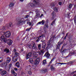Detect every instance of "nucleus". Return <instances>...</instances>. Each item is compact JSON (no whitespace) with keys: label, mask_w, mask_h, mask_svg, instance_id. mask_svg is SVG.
<instances>
[{"label":"nucleus","mask_w":76,"mask_h":76,"mask_svg":"<svg viewBox=\"0 0 76 76\" xmlns=\"http://www.w3.org/2000/svg\"><path fill=\"white\" fill-rule=\"evenodd\" d=\"M13 51L14 52H16V50L15 49H14L13 50Z\"/></svg>","instance_id":"nucleus-61"},{"label":"nucleus","mask_w":76,"mask_h":76,"mask_svg":"<svg viewBox=\"0 0 76 76\" xmlns=\"http://www.w3.org/2000/svg\"><path fill=\"white\" fill-rule=\"evenodd\" d=\"M41 22L42 25H44V23H45V20H43L42 21H41Z\"/></svg>","instance_id":"nucleus-38"},{"label":"nucleus","mask_w":76,"mask_h":76,"mask_svg":"<svg viewBox=\"0 0 76 76\" xmlns=\"http://www.w3.org/2000/svg\"><path fill=\"white\" fill-rule=\"evenodd\" d=\"M54 14H55V13H54V12H52V16H54Z\"/></svg>","instance_id":"nucleus-50"},{"label":"nucleus","mask_w":76,"mask_h":76,"mask_svg":"<svg viewBox=\"0 0 76 76\" xmlns=\"http://www.w3.org/2000/svg\"><path fill=\"white\" fill-rule=\"evenodd\" d=\"M18 60V57L14 56L12 58V61L13 62H16Z\"/></svg>","instance_id":"nucleus-11"},{"label":"nucleus","mask_w":76,"mask_h":76,"mask_svg":"<svg viewBox=\"0 0 76 76\" xmlns=\"http://www.w3.org/2000/svg\"><path fill=\"white\" fill-rule=\"evenodd\" d=\"M2 70H3V69H0V72H1Z\"/></svg>","instance_id":"nucleus-64"},{"label":"nucleus","mask_w":76,"mask_h":76,"mask_svg":"<svg viewBox=\"0 0 76 76\" xmlns=\"http://www.w3.org/2000/svg\"><path fill=\"white\" fill-rule=\"evenodd\" d=\"M31 55H32V53L31 52H29L28 54H27L26 57V60H28V59L29 58L31 57Z\"/></svg>","instance_id":"nucleus-8"},{"label":"nucleus","mask_w":76,"mask_h":76,"mask_svg":"<svg viewBox=\"0 0 76 76\" xmlns=\"http://www.w3.org/2000/svg\"><path fill=\"white\" fill-rule=\"evenodd\" d=\"M76 17L74 18V23H75V24H76Z\"/></svg>","instance_id":"nucleus-44"},{"label":"nucleus","mask_w":76,"mask_h":76,"mask_svg":"<svg viewBox=\"0 0 76 76\" xmlns=\"http://www.w3.org/2000/svg\"><path fill=\"white\" fill-rule=\"evenodd\" d=\"M47 45L48 46L47 47V48L48 49L50 48L51 47V45L50 44H48Z\"/></svg>","instance_id":"nucleus-39"},{"label":"nucleus","mask_w":76,"mask_h":76,"mask_svg":"<svg viewBox=\"0 0 76 76\" xmlns=\"http://www.w3.org/2000/svg\"><path fill=\"white\" fill-rule=\"evenodd\" d=\"M15 57H18L19 56V53L18 52H16L15 53Z\"/></svg>","instance_id":"nucleus-33"},{"label":"nucleus","mask_w":76,"mask_h":76,"mask_svg":"<svg viewBox=\"0 0 76 76\" xmlns=\"http://www.w3.org/2000/svg\"><path fill=\"white\" fill-rule=\"evenodd\" d=\"M7 73V72H6V71L5 70H4L2 71L1 72V75L2 76H3V75L6 74Z\"/></svg>","instance_id":"nucleus-16"},{"label":"nucleus","mask_w":76,"mask_h":76,"mask_svg":"<svg viewBox=\"0 0 76 76\" xmlns=\"http://www.w3.org/2000/svg\"><path fill=\"white\" fill-rule=\"evenodd\" d=\"M26 21V20H24L23 18L19 19L18 21V25H22L23 23H25Z\"/></svg>","instance_id":"nucleus-3"},{"label":"nucleus","mask_w":76,"mask_h":76,"mask_svg":"<svg viewBox=\"0 0 76 76\" xmlns=\"http://www.w3.org/2000/svg\"><path fill=\"white\" fill-rule=\"evenodd\" d=\"M42 47L43 48V49H45V46H46V43L45 42H43L42 43Z\"/></svg>","instance_id":"nucleus-18"},{"label":"nucleus","mask_w":76,"mask_h":76,"mask_svg":"<svg viewBox=\"0 0 76 76\" xmlns=\"http://www.w3.org/2000/svg\"><path fill=\"white\" fill-rule=\"evenodd\" d=\"M13 6H14V3L13 2L11 3L10 4L9 7H12Z\"/></svg>","instance_id":"nucleus-24"},{"label":"nucleus","mask_w":76,"mask_h":76,"mask_svg":"<svg viewBox=\"0 0 76 76\" xmlns=\"http://www.w3.org/2000/svg\"><path fill=\"white\" fill-rule=\"evenodd\" d=\"M38 55L35 52H33V56L34 58H36L38 57Z\"/></svg>","instance_id":"nucleus-10"},{"label":"nucleus","mask_w":76,"mask_h":76,"mask_svg":"<svg viewBox=\"0 0 76 76\" xmlns=\"http://www.w3.org/2000/svg\"><path fill=\"white\" fill-rule=\"evenodd\" d=\"M40 16V14H39V12H38L36 13L35 17L36 18H38V17H39Z\"/></svg>","instance_id":"nucleus-27"},{"label":"nucleus","mask_w":76,"mask_h":76,"mask_svg":"<svg viewBox=\"0 0 76 76\" xmlns=\"http://www.w3.org/2000/svg\"><path fill=\"white\" fill-rule=\"evenodd\" d=\"M58 8L56 7L54 9V11H55L56 12H58Z\"/></svg>","instance_id":"nucleus-34"},{"label":"nucleus","mask_w":76,"mask_h":76,"mask_svg":"<svg viewBox=\"0 0 76 76\" xmlns=\"http://www.w3.org/2000/svg\"><path fill=\"white\" fill-rule=\"evenodd\" d=\"M67 37L66 36H65L64 37V39L65 40L66 39V38Z\"/></svg>","instance_id":"nucleus-59"},{"label":"nucleus","mask_w":76,"mask_h":76,"mask_svg":"<svg viewBox=\"0 0 76 76\" xmlns=\"http://www.w3.org/2000/svg\"><path fill=\"white\" fill-rule=\"evenodd\" d=\"M72 6L73 5H72V4H70L68 6V9H71L72 8Z\"/></svg>","instance_id":"nucleus-23"},{"label":"nucleus","mask_w":76,"mask_h":76,"mask_svg":"<svg viewBox=\"0 0 76 76\" xmlns=\"http://www.w3.org/2000/svg\"><path fill=\"white\" fill-rule=\"evenodd\" d=\"M44 51L43 50H41L38 52L39 55H42V56L44 54Z\"/></svg>","instance_id":"nucleus-17"},{"label":"nucleus","mask_w":76,"mask_h":76,"mask_svg":"<svg viewBox=\"0 0 76 76\" xmlns=\"http://www.w3.org/2000/svg\"><path fill=\"white\" fill-rule=\"evenodd\" d=\"M20 1H21V2H23V1H24V0H20Z\"/></svg>","instance_id":"nucleus-62"},{"label":"nucleus","mask_w":76,"mask_h":76,"mask_svg":"<svg viewBox=\"0 0 76 76\" xmlns=\"http://www.w3.org/2000/svg\"><path fill=\"white\" fill-rule=\"evenodd\" d=\"M46 60H44L43 61V64H45L46 63Z\"/></svg>","instance_id":"nucleus-42"},{"label":"nucleus","mask_w":76,"mask_h":76,"mask_svg":"<svg viewBox=\"0 0 76 76\" xmlns=\"http://www.w3.org/2000/svg\"><path fill=\"white\" fill-rule=\"evenodd\" d=\"M42 5V4L39 1V0L35 1L34 0L33 3L29 4H28L29 7H34V6H40Z\"/></svg>","instance_id":"nucleus-1"},{"label":"nucleus","mask_w":76,"mask_h":76,"mask_svg":"<svg viewBox=\"0 0 76 76\" xmlns=\"http://www.w3.org/2000/svg\"><path fill=\"white\" fill-rule=\"evenodd\" d=\"M61 44H63V42H61L60 41H59L56 45V49H59Z\"/></svg>","instance_id":"nucleus-5"},{"label":"nucleus","mask_w":76,"mask_h":76,"mask_svg":"<svg viewBox=\"0 0 76 76\" xmlns=\"http://www.w3.org/2000/svg\"><path fill=\"white\" fill-rule=\"evenodd\" d=\"M76 71L74 72H71V74H72V75H73V74H74V73H75V72H76Z\"/></svg>","instance_id":"nucleus-54"},{"label":"nucleus","mask_w":76,"mask_h":76,"mask_svg":"<svg viewBox=\"0 0 76 76\" xmlns=\"http://www.w3.org/2000/svg\"><path fill=\"white\" fill-rule=\"evenodd\" d=\"M28 74L30 75H32V72L31 71H28Z\"/></svg>","instance_id":"nucleus-47"},{"label":"nucleus","mask_w":76,"mask_h":76,"mask_svg":"<svg viewBox=\"0 0 76 76\" xmlns=\"http://www.w3.org/2000/svg\"><path fill=\"white\" fill-rule=\"evenodd\" d=\"M28 46L30 48H32V46L31 45H28Z\"/></svg>","instance_id":"nucleus-40"},{"label":"nucleus","mask_w":76,"mask_h":76,"mask_svg":"<svg viewBox=\"0 0 76 76\" xmlns=\"http://www.w3.org/2000/svg\"><path fill=\"white\" fill-rule=\"evenodd\" d=\"M50 56V54L48 53V52H47L44 55V57H46L47 58H49Z\"/></svg>","instance_id":"nucleus-6"},{"label":"nucleus","mask_w":76,"mask_h":76,"mask_svg":"<svg viewBox=\"0 0 76 76\" xmlns=\"http://www.w3.org/2000/svg\"><path fill=\"white\" fill-rule=\"evenodd\" d=\"M51 69L52 70H54L55 69L54 67L53 66L51 65Z\"/></svg>","instance_id":"nucleus-31"},{"label":"nucleus","mask_w":76,"mask_h":76,"mask_svg":"<svg viewBox=\"0 0 76 76\" xmlns=\"http://www.w3.org/2000/svg\"><path fill=\"white\" fill-rule=\"evenodd\" d=\"M38 38V39H37L36 40V42H38V41H39V38H38V37H37Z\"/></svg>","instance_id":"nucleus-51"},{"label":"nucleus","mask_w":76,"mask_h":76,"mask_svg":"<svg viewBox=\"0 0 76 76\" xmlns=\"http://www.w3.org/2000/svg\"><path fill=\"white\" fill-rule=\"evenodd\" d=\"M11 73L13 75V76H17V74L15 72V70L13 69H12L11 70Z\"/></svg>","instance_id":"nucleus-15"},{"label":"nucleus","mask_w":76,"mask_h":76,"mask_svg":"<svg viewBox=\"0 0 76 76\" xmlns=\"http://www.w3.org/2000/svg\"><path fill=\"white\" fill-rule=\"evenodd\" d=\"M27 24H28V25H29V26H30L31 25H32V23L31 22H27Z\"/></svg>","instance_id":"nucleus-45"},{"label":"nucleus","mask_w":76,"mask_h":76,"mask_svg":"<svg viewBox=\"0 0 76 76\" xmlns=\"http://www.w3.org/2000/svg\"><path fill=\"white\" fill-rule=\"evenodd\" d=\"M43 15H44L43 14H42L40 16V18H41V17H42V16H43Z\"/></svg>","instance_id":"nucleus-60"},{"label":"nucleus","mask_w":76,"mask_h":76,"mask_svg":"<svg viewBox=\"0 0 76 76\" xmlns=\"http://www.w3.org/2000/svg\"><path fill=\"white\" fill-rule=\"evenodd\" d=\"M30 62L31 63V64H32L33 63H34V61H33V60L32 59V58H30L29 59Z\"/></svg>","instance_id":"nucleus-26"},{"label":"nucleus","mask_w":76,"mask_h":76,"mask_svg":"<svg viewBox=\"0 0 76 76\" xmlns=\"http://www.w3.org/2000/svg\"><path fill=\"white\" fill-rule=\"evenodd\" d=\"M42 37H45V34H42Z\"/></svg>","instance_id":"nucleus-52"},{"label":"nucleus","mask_w":76,"mask_h":76,"mask_svg":"<svg viewBox=\"0 0 76 76\" xmlns=\"http://www.w3.org/2000/svg\"><path fill=\"white\" fill-rule=\"evenodd\" d=\"M63 2H64L63 1H62V0H61V2H58V4H59V5H61V4H62V3H63Z\"/></svg>","instance_id":"nucleus-36"},{"label":"nucleus","mask_w":76,"mask_h":76,"mask_svg":"<svg viewBox=\"0 0 76 76\" xmlns=\"http://www.w3.org/2000/svg\"><path fill=\"white\" fill-rule=\"evenodd\" d=\"M41 44L38 45V48L39 50H41Z\"/></svg>","instance_id":"nucleus-32"},{"label":"nucleus","mask_w":76,"mask_h":76,"mask_svg":"<svg viewBox=\"0 0 76 76\" xmlns=\"http://www.w3.org/2000/svg\"><path fill=\"white\" fill-rule=\"evenodd\" d=\"M28 69H29L30 71L31 70V65H29L28 66Z\"/></svg>","instance_id":"nucleus-43"},{"label":"nucleus","mask_w":76,"mask_h":76,"mask_svg":"<svg viewBox=\"0 0 76 76\" xmlns=\"http://www.w3.org/2000/svg\"><path fill=\"white\" fill-rule=\"evenodd\" d=\"M0 58V59L1 58V60H0V63H1V62H2V61H3V58L2 57H1Z\"/></svg>","instance_id":"nucleus-46"},{"label":"nucleus","mask_w":76,"mask_h":76,"mask_svg":"<svg viewBox=\"0 0 76 76\" xmlns=\"http://www.w3.org/2000/svg\"><path fill=\"white\" fill-rule=\"evenodd\" d=\"M63 46L61 49V52H62L63 53H64V52H66V51H67V50L66 49H63Z\"/></svg>","instance_id":"nucleus-20"},{"label":"nucleus","mask_w":76,"mask_h":76,"mask_svg":"<svg viewBox=\"0 0 76 76\" xmlns=\"http://www.w3.org/2000/svg\"><path fill=\"white\" fill-rule=\"evenodd\" d=\"M5 32L4 31H1L0 32V35H2L1 37V42H6L7 40L5 38V37L4 35L5 34Z\"/></svg>","instance_id":"nucleus-2"},{"label":"nucleus","mask_w":76,"mask_h":76,"mask_svg":"<svg viewBox=\"0 0 76 76\" xmlns=\"http://www.w3.org/2000/svg\"><path fill=\"white\" fill-rule=\"evenodd\" d=\"M2 65L4 67V66H6V65H5V63H2Z\"/></svg>","instance_id":"nucleus-49"},{"label":"nucleus","mask_w":76,"mask_h":76,"mask_svg":"<svg viewBox=\"0 0 76 76\" xmlns=\"http://www.w3.org/2000/svg\"><path fill=\"white\" fill-rule=\"evenodd\" d=\"M73 63H74V62L73 61H71V62H69V63L70 64H73Z\"/></svg>","instance_id":"nucleus-53"},{"label":"nucleus","mask_w":76,"mask_h":76,"mask_svg":"<svg viewBox=\"0 0 76 76\" xmlns=\"http://www.w3.org/2000/svg\"><path fill=\"white\" fill-rule=\"evenodd\" d=\"M49 27V26H48V25L47 24H45V27H44V29H45V28H48Z\"/></svg>","instance_id":"nucleus-35"},{"label":"nucleus","mask_w":76,"mask_h":76,"mask_svg":"<svg viewBox=\"0 0 76 76\" xmlns=\"http://www.w3.org/2000/svg\"><path fill=\"white\" fill-rule=\"evenodd\" d=\"M28 17H29V15H27L26 17H25V18H28Z\"/></svg>","instance_id":"nucleus-55"},{"label":"nucleus","mask_w":76,"mask_h":76,"mask_svg":"<svg viewBox=\"0 0 76 76\" xmlns=\"http://www.w3.org/2000/svg\"><path fill=\"white\" fill-rule=\"evenodd\" d=\"M14 70H15V71H17V70H18V69L15 68H14Z\"/></svg>","instance_id":"nucleus-58"},{"label":"nucleus","mask_w":76,"mask_h":76,"mask_svg":"<svg viewBox=\"0 0 76 76\" xmlns=\"http://www.w3.org/2000/svg\"><path fill=\"white\" fill-rule=\"evenodd\" d=\"M57 64H61V65H62V64H66L65 63H61L60 62H58L57 63Z\"/></svg>","instance_id":"nucleus-41"},{"label":"nucleus","mask_w":76,"mask_h":76,"mask_svg":"<svg viewBox=\"0 0 76 76\" xmlns=\"http://www.w3.org/2000/svg\"><path fill=\"white\" fill-rule=\"evenodd\" d=\"M5 37L6 38H9L10 36V35H11L10 32L9 31L6 32L5 33Z\"/></svg>","instance_id":"nucleus-4"},{"label":"nucleus","mask_w":76,"mask_h":76,"mask_svg":"<svg viewBox=\"0 0 76 76\" xmlns=\"http://www.w3.org/2000/svg\"><path fill=\"white\" fill-rule=\"evenodd\" d=\"M31 28L30 27L29 28H27L26 29V31H30V30H31Z\"/></svg>","instance_id":"nucleus-48"},{"label":"nucleus","mask_w":76,"mask_h":76,"mask_svg":"<svg viewBox=\"0 0 76 76\" xmlns=\"http://www.w3.org/2000/svg\"><path fill=\"white\" fill-rule=\"evenodd\" d=\"M38 24H39V25H41V24H42L41 21L39 22L38 23Z\"/></svg>","instance_id":"nucleus-56"},{"label":"nucleus","mask_w":76,"mask_h":76,"mask_svg":"<svg viewBox=\"0 0 76 76\" xmlns=\"http://www.w3.org/2000/svg\"><path fill=\"white\" fill-rule=\"evenodd\" d=\"M15 66L18 68H19L20 67V64L19 63V62H17L15 63Z\"/></svg>","instance_id":"nucleus-22"},{"label":"nucleus","mask_w":76,"mask_h":76,"mask_svg":"<svg viewBox=\"0 0 76 76\" xmlns=\"http://www.w3.org/2000/svg\"><path fill=\"white\" fill-rule=\"evenodd\" d=\"M13 26L12 25V23H10L9 24H7L6 25V27L8 29L10 28H11Z\"/></svg>","instance_id":"nucleus-9"},{"label":"nucleus","mask_w":76,"mask_h":76,"mask_svg":"<svg viewBox=\"0 0 76 76\" xmlns=\"http://www.w3.org/2000/svg\"><path fill=\"white\" fill-rule=\"evenodd\" d=\"M74 7H75V9H76V4L74 5Z\"/></svg>","instance_id":"nucleus-63"},{"label":"nucleus","mask_w":76,"mask_h":76,"mask_svg":"<svg viewBox=\"0 0 76 76\" xmlns=\"http://www.w3.org/2000/svg\"><path fill=\"white\" fill-rule=\"evenodd\" d=\"M56 20V19H55L51 23V25L53 26L54 24H55V22Z\"/></svg>","instance_id":"nucleus-25"},{"label":"nucleus","mask_w":76,"mask_h":76,"mask_svg":"<svg viewBox=\"0 0 76 76\" xmlns=\"http://www.w3.org/2000/svg\"><path fill=\"white\" fill-rule=\"evenodd\" d=\"M4 52H5V53H6L7 54L9 53V50L7 49V48H5L4 50Z\"/></svg>","instance_id":"nucleus-21"},{"label":"nucleus","mask_w":76,"mask_h":76,"mask_svg":"<svg viewBox=\"0 0 76 76\" xmlns=\"http://www.w3.org/2000/svg\"><path fill=\"white\" fill-rule=\"evenodd\" d=\"M7 43L8 45H10L12 44V40L10 39H8L7 40Z\"/></svg>","instance_id":"nucleus-14"},{"label":"nucleus","mask_w":76,"mask_h":76,"mask_svg":"<svg viewBox=\"0 0 76 76\" xmlns=\"http://www.w3.org/2000/svg\"><path fill=\"white\" fill-rule=\"evenodd\" d=\"M32 44L33 45L32 46V48H33V49H35V50H36V49L37 48V47L35 45V43H34V42H33L32 43Z\"/></svg>","instance_id":"nucleus-12"},{"label":"nucleus","mask_w":76,"mask_h":76,"mask_svg":"<svg viewBox=\"0 0 76 76\" xmlns=\"http://www.w3.org/2000/svg\"><path fill=\"white\" fill-rule=\"evenodd\" d=\"M50 6L51 7H53V8H54V7L55 6V4H54V3H52L50 4Z\"/></svg>","instance_id":"nucleus-30"},{"label":"nucleus","mask_w":76,"mask_h":76,"mask_svg":"<svg viewBox=\"0 0 76 76\" xmlns=\"http://www.w3.org/2000/svg\"><path fill=\"white\" fill-rule=\"evenodd\" d=\"M6 29V27L5 26H2L1 27V30H3L4 31Z\"/></svg>","instance_id":"nucleus-28"},{"label":"nucleus","mask_w":76,"mask_h":76,"mask_svg":"<svg viewBox=\"0 0 76 76\" xmlns=\"http://www.w3.org/2000/svg\"><path fill=\"white\" fill-rule=\"evenodd\" d=\"M7 63H10V61H11V60H12L11 59V58H10L9 57H7Z\"/></svg>","instance_id":"nucleus-19"},{"label":"nucleus","mask_w":76,"mask_h":76,"mask_svg":"<svg viewBox=\"0 0 76 76\" xmlns=\"http://www.w3.org/2000/svg\"><path fill=\"white\" fill-rule=\"evenodd\" d=\"M39 61H40V58H38L37 59L35 60L34 64L36 65L38 64V63H39Z\"/></svg>","instance_id":"nucleus-7"},{"label":"nucleus","mask_w":76,"mask_h":76,"mask_svg":"<svg viewBox=\"0 0 76 76\" xmlns=\"http://www.w3.org/2000/svg\"><path fill=\"white\" fill-rule=\"evenodd\" d=\"M12 66V64H10L9 65V66L8 68V70H10V67Z\"/></svg>","instance_id":"nucleus-29"},{"label":"nucleus","mask_w":76,"mask_h":76,"mask_svg":"<svg viewBox=\"0 0 76 76\" xmlns=\"http://www.w3.org/2000/svg\"><path fill=\"white\" fill-rule=\"evenodd\" d=\"M3 17H2L0 19V23H1V22H3Z\"/></svg>","instance_id":"nucleus-37"},{"label":"nucleus","mask_w":76,"mask_h":76,"mask_svg":"<svg viewBox=\"0 0 76 76\" xmlns=\"http://www.w3.org/2000/svg\"><path fill=\"white\" fill-rule=\"evenodd\" d=\"M54 61V59H52V60H51V61H50V63H51V62H52V61Z\"/></svg>","instance_id":"nucleus-57"},{"label":"nucleus","mask_w":76,"mask_h":76,"mask_svg":"<svg viewBox=\"0 0 76 76\" xmlns=\"http://www.w3.org/2000/svg\"><path fill=\"white\" fill-rule=\"evenodd\" d=\"M48 71V69H42L41 71V72L42 73H46Z\"/></svg>","instance_id":"nucleus-13"}]
</instances>
